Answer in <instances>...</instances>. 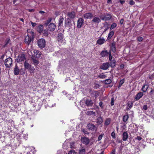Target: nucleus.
Segmentation results:
<instances>
[{"label": "nucleus", "mask_w": 154, "mask_h": 154, "mask_svg": "<svg viewBox=\"0 0 154 154\" xmlns=\"http://www.w3.org/2000/svg\"><path fill=\"white\" fill-rule=\"evenodd\" d=\"M112 17V15L108 13H101L100 16V18L103 20H109Z\"/></svg>", "instance_id": "1"}, {"label": "nucleus", "mask_w": 154, "mask_h": 154, "mask_svg": "<svg viewBox=\"0 0 154 154\" xmlns=\"http://www.w3.org/2000/svg\"><path fill=\"white\" fill-rule=\"evenodd\" d=\"M34 34V33L32 32V36H30L28 34L26 37L25 39V42L27 45H29L31 42L32 41Z\"/></svg>", "instance_id": "2"}, {"label": "nucleus", "mask_w": 154, "mask_h": 154, "mask_svg": "<svg viewBox=\"0 0 154 154\" xmlns=\"http://www.w3.org/2000/svg\"><path fill=\"white\" fill-rule=\"evenodd\" d=\"M12 59L9 57L6 59L5 60V65L6 68L10 67L12 65Z\"/></svg>", "instance_id": "3"}, {"label": "nucleus", "mask_w": 154, "mask_h": 154, "mask_svg": "<svg viewBox=\"0 0 154 154\" xmlns=\"http://www.w3.org/2000/svg\"><path fill=\"white\" fill-rule=\"evenodd\" d=\"M38 46L41 48H42L45 45V41L43 38H41L39 39L38 42Z\"/></svg>", "instance_id": "4"}, {"label": "nucleus", "mask_w": 154, "mask_h": 154, "mask_svg": "<svg viewBox=\"0 0 154 154\" xmlns=\"http://www.w3.org/2000/svg\"><path fill=\"white\" fill-rule=\"evenodd\" d=\"M26 59L25 55L24 54H21L19 55L16 59L18 63L23 61Z\"/></svg>", "instance_id": "5"}, {"label": "nucleus", "mask_w": 154, "mask_h": 154, "mask_svg": "<svg viewBox=\"0 0 154 154\" xmlns=\"http://www.w3.org/2000/svg\"><path fill=\"white\" fill-rule=\"evenodd\" d=\"M84 20L83 18H80L77 21V27L78 28H80L82 26L84 23Z\"/></svg>", "instance_id": "6"}, {"label": "nucleus", "mask_w": 154, "mask_h": 154, "mask_svg": "<svg viewBox=\"0 0 154 154\" xmlns=\"http://www.w3.org/2000/svg\"><path fill=\"white\" fill-rule=\"evenodd\" d=\"M93 16V14L91 13H86L84 14L83 17L85 19H91Z\"/></svg>", "instance_id": "7"}, {"label": "nucleus", "mask_w": 154, "mask_h": 154, "mask_svg": "<svg viewBox=\"0 0 154 154\" xmlns=\"http://www.w3.org/2000/svg\"><path fill=\"white\" fill-rule=\"evenodd\" d=\"M81 141L83 143L86 145H88L90 142L89 139L85 137H82L81 139Z\"/></svg>", "instance_id": "8"}, {"label": "nucleus", "mask_w": 154, "mask_h": 154, "mask_svg": "<svg viewBox=\"0 0 154 154\" xmlns=\"http://www.w3.org/2000/svg\"><path fill=\"white\" fill-rule=\"evenodd\" d=\"M106 40L103 38L100 37L97 41V44L99 45H102L104 44Z\"/></svg>", "instance_id": "9"}, {"label": "nucleus", "mask_w": 154, "mask_h": 154, "mask_svg": "<svg viewBox=\"0 0 154 154\" xmlns=\"http://www.w3.org/2000/svg\"><path fill=\"white\" fill-rule=\"evenodd\" d=\"M56 26L55 24L53 23H51L48 25V29L51 31H54L55 29Z\"/></svg>", "instance_id": "10"}, {"label": "nucleus", "mask_w": 154, "mask_h": 154, "mask_svg": "<svg viewBox=\"0 0 154 154\" xmlns=\"http://www.w3.org/2000/svg\"><path fill=\"white\" fill-rule=\"evenodd\" d=\"M109 66V63H103L101 66L100 68L103 70H106L108 69Z\"/></svg>", "instance_id": "11"}, {"label": "nucleus", "mask_w": 154, "mask_h": 154, "mask_svg": "<svg viewBox=\"0 0 154 154\" xmlns=\"http://www.w3.org/2000/svg\"><path fill=\"white\" fill-rule=\"evenodd\" d=\"M87 128L91 130L94 131V130H96V127L95 126V125L92 124H88L87 125Z\"/></svg>", "instance_id": "12"}, {"label": "nucleus", "mask_w": 154, "mask_h": 154, "mask_svg": "<svg viewBox=\"0 0 154 154\" xmlns=\"http://www.w3.org/2000/svg\"><path fill=\"white\" fill-rule=\"evenodd\" d=\"M34 54L33 55L35 57L39 58L41 56L40 52L37 50H34L33 51Z\"/></svg>", "instance_id": "13"}, {"label": "nucleus", "mask_w": 154, "mask_h": 154, "mask_svg": "<svg viewBox=\"0 0 154 154\" xmlns=\"http://www.w3.org/2000/svg\"><path fill=\"white\" fill-rule=\"evenodd\" d=\"M122 140L124 141H126L127 140L128 138V134L126 132H124L123 133L122 135Z\"/></svg>", "instance_id": "14"}, {"label": "nucleus", "mask_w": 154, "mask_h": 154, "mask_svg": "<svg viewBox=\"0 0 154 154\" xmlns=\"http://www.w3.org/2000/svg\"><path fill=\"white\" fill-rule=\"evenodd\" d=\"M92 21L95 23H98L100 22L101 20L98 17H94Z\"/></svg>", "instance_id": "15"}, {"label": "nucleus", "mask_w": 154, "mask_h": 154, "mask_svg": "<svg viewBox=\"0 0 154 154\" xmlns=\"http://www.w3.org/2000/svg\"><path fill=\"white\" fill-rule=\"evenodd\" d=\"M14 74L16 75H17L19 74L20 72V70L18 66L16 65L14 69Z\"/></svg>", "instance_id": "16"}, {"label": "nucleus", "mask_w": 154, "mask_h": 154, "mask_svg": "<svg viewBox=\"0 0 154 154\" xmlns=\"http://www.w3.org/2000/svg\"><path fill=\"white\" fill-rule=\"evenodd\" d=\"M109 54V53L107 51H103L100 53V55L102 57H105L107 56Z\"/></svg>", "instance_id": "17"}, {"label": "nucleus", "mask_w": 154, "mask_h": 154, "mask_svg": "<svg viewBox=\"0 0 154 154\" xmlns=\"http://www.w3.org/2000/svg\"><path fill=\"white\" fill-rule=\"evenodd\" d=\"M85 104L87 106H92L93 103L91 100H87L85 102Z\"/></svg>", "instance_id": "18"}, {"label": "nucleus", "mask_w": 154, "mask_h": 154, "mask_svg": "<svg viewBox=\"0 0 154 154\" xmlns=\"http://www.w3.org/2000/svg\"><path fill=\"white\" fill-rule=\"evenodd\" d=\"M67 14L69 17L70 18H73L75 17V13L74 11L69 12Z\"/></svg>", "instance_id": "19"}, {"label": "nucleus", "mask_w": 154, "mask_h": 154, "mask_svg": "<svg viewBox=\"0 0 154 154\" xmlns=\"http://www.w3.org/2000/svg\"><path fill=\"white\" fill-rule=\"evenodd\" d=\"M71 25V20L69 18L67 19V21L65 22V26L66 27H70Z\"/></svg>", "instance_id": "20"}, {"label": "nucleus", "mask_w": 154, "mask_h": 154, "mask_svg": "<svg viewBox=\"0 0 154 154\" xmlns=\"http://www.w3.org/2000/svg\"><path fill=\"white\" fill-rule=\"evenodd\" d=\"M143 95V93L142 92L138 93L135 99L136 100L140 99Z\"/></svg>", "instance_id": "21"}, {"label": "nucleus", "mask_w": 154, "mask_h": 154, "mask_svg": "<svg viewBox=\"0 0 154 154\" xmlns=\"http://www.w3.org/2000/svg\"><path fill=\"white\" fill-rule=\"evenodd\" d=\"M57 40L60 42H62L63 40L62 35L61 33L58 34Z\"/></svg>", "instance_id": "22"}, {"label": "nucleus", "mask_w": 154, "mask_h": 154, "mask_svg": "<svg viewBox=\"0 0 154 154\" xmlns=\"http://www.w3.org/2000/svg\"><path fill=\"white\" fill-rule=\"evenodd\" d=\"M149 87L148 85H145L142 87V90L143 92H146Z\"/></svg>", "instance_id": "23"}, {"label": "nucleus", "mask_w": 154, "mask_h": 154, "mask_svg": "<svg viewBox=\"0 0 154 154\" xmlns=\"http://www.w3.org/2000/svg\"><path fill=\"white\" fill-rule=\"evenodd\" d=\"M64 18L62 17H60L59 20L58 25L59 26H61L63 25Z\"/></svg>", "instance_id": "24"}, {"label": "nucleus", "mask_w": 154, "mask_h": 154, "mask_svg": "<svg viewBox=\"0 0 154 154\" xmlns=\"http://www.w3.org/2000/svg\"><path fill=\"white\" fill-rule=\"evenodd\" d=\"M110 66L112 67H114L115 66L116 61L114 60V58L113 59V60L111 61H110Z\"/></svg>", "instance_id": "25"}, {"label": "nucleus", "mask_w": 154, "mask_h": 154, "mask_svg": "<svg viewBox=\"0 0 154 154\" xmlns=\"http://www.w3.org/2000/svg\"><path fill=\"white\" fill-rule=\"evenodd\" d=\"M97 123L99 125L101 124L103 122L102 118L100 117H98L97 119Z\"/></svg>", "instance_id": "26"}, {"label": "nucleus", "mask_w": 154, "mask_h": 154, "mask_svg": "<svg viewBox=\"0 0 154 154\" xmlns=\"http://www.w3.org/2000/svg\"><path fill=\"white\" fill-rule=\"evenodd\" d=\"M87 114L88 115H92V116L94 117L96 116L95 112L92 111H88Z\"/></svg>", "instance_id": "27"}, {"label": "nucleus", "mask_w": 154, "mask_h": 154, "mask_svg": "<svg viewBox=\"0 0 154 154\" xmlns=\"http://www.w3.org/2000/svg\"><path fill=\"white\" fill-rule=\"evenodd\" d=\"M114 32L113 31H110L108 35L107 39H110L114 34Z\"/></svg>", "instance_id": "28"}, {"label": "nucleus", "mask_w": 154, "mask_h": 154, "mask_svg": "<svg viewBox=\"0 0 154 154\" xmlns=\"http://www.w3.org/2000/svg\"><path fill=\"white\" fill-rule=\"evenodd\" d=\"M43 25H40L38 26L37 30L39 33H41L43 31Z\"/></svg>", "instance_id": "29"}, {"label": "nucleus", "mask_w": 154, "mask_h": 154, "mask_svg": "<svg viewBox=\"0 0 154 154\" xmlns=\"http://www.w3.org/2000/svg\"><path fill=\"white\" fill-rule=\"evenodd\" d=\"M133 106V103L131 102L128 103L127 105L126 109L127 110L130 109Z\"/></svg>", "instance_id": "30"}, {"label": "nucleus", "mask_w": 154, "mask_h": 154, "mask_svg": "<svg viewBox=\"0 0 154 154\" xmlns=\"http://www.w3.org/2000/svg\"><path fill=\"white\" fill-rule=\"evenodd\" d=\"M24 66L25 68L27 69H28L29 68H30L31 66L29 63L25 62L24 64Z\"/></svg>", "instance_id": "31"}, {"label": "nucleus", "mask_w": 154, "mask_h": 154, "mask_svg": "<svg viewBox=\"0 0 154 154\" xmlns=\"http://www.w3.org/2000/svg\"><path fill=\"white\" fill-rule=\"evenodd\" d=\"M129 116L128 114L126 115H124L123 117V120L124 122H126L128 120Z\"/></svg>", "instance_id": "32"}, {"label": "nucleus", "mask_w": 154, "mask_h": 154, "mask_svg": "<svg viewBox=\"0 0 154 154\" xmlns=\"http://www.w3.org/2000/svg\"><path fill=\"white\" fill-rule=\"evenodd\" d=\"M111 119L109 118L105 120L104 124L105 125L107 126L110 123Z\"/></svg>", "instance_id": "33"}, {"label": "nucleus", "mask_w": 154, "mask_h": 154, "mask_svg": "<svg viewBox=\"0 0 154 154\" xmlns=\"http://www.w3.org/2000/svg\"><path fill=\"white\" fill-rule=\"evenodd\" d=\"M117 26V24L116 23H113L111 25L110 27V29H112Z\"/></svg>", "instance_id": "34"}, {"label": "nucleus", "mask_w": 154, "mask_h": 154, "mask_svg": "<svg viewBox=\"0 0 154 154\" xmlns=\"http://www.w3.org/2000/svg\"><path fill=\"white\" fill-rule=\"evenodd\" d=\"M106 75L103 73L99 75L98 77L101 79H104L106 77Z\"/></svg>", "instance_id": "35"}, {"label": "nucleus", "mask_w": 154, "mask_h": 154, "mask_svg": "<svg viewBox=\"0 0 154 154\" xmlns=\"http://www.w3.org/2000/svg\"><path fill=\"white\" fill-rule=\"evenodd\" d=\"M28 69L30 72L32 73L34 72L35 69L34 67L31 66L30 68H29Z\"/></svg>", "instance_id": "36"}, {"label": "nucleus", "mask_w": 154, "mask_h": 154, "mask_svg": "<svg viewBox=\"0 0 154 154\" xmlns=\"http://www.w3.org/2000/svg\"><path fill=\"white\" fill-rule=\"evenodd\" d=\"M85 150L84 149H82L79 150V154H85Z\"/></svg>", "instance_id": "37"}, {"label": "nucleus", "mask_w": 154, "mask_h": 154, "mask_svg": "<svg viewBox=\"0 0 154 154\" xmlns=\"http://www.w3.org/2000/svg\"><path fill=\"white\" fill-rule=\"evenodd\" d=\"M111 80L110 79H109L106 80L104 82L105 84H108L111 83Z\"/></svg>", "instance_id": "38"}, {"label": "nucleus", "mask_w": 154, "mask_h": 154, "mask_svg": "<svg viewBox=\"0 0 154 154\" xmlns=\"http://www.w3.org/2000/svg\"><path fill=\"white\" fill-rule=\"evenodd\" d=\"M33 63L35 65H37L38 63V61L35 59H32Z\"/></svg>", "instance_id": "39"}, {"label": "nucleus", "mask_w": 154, "mask_h": 154, "mask_svg": "<svg viewBox=\"0 0 154 154\" xmlns=\"http://www.w3.org/2000/svg\"><path fill=\"white\" fill-rule=\"evenodd\" d=\"M51 18H49L46 21V23H45V25L46 26L48 25V24L51 22Z\"/></svg>", "instance_id": "40"}, {"label": "nucleus", "mask_w": 154, "mask_h": 154, "mask_svg": "<svg viewBox=\"0 0 154 154\" xmlns=\"http://www.w3.org/2000/svg\"><path fill=\"white\" fill-rule=\"evenodd\" d=\"M148 107L147 105H144L143 107V109H142L144 110H146L147 109Z\"/></svg>", "instance_id": "41"}, {"label": "nucleus", "mask_w": 154, "mask_h": 154, "mask_svg": "<svg viewBox=\"0 0 154 154\" xmlns=\"http://www.w3.org/2000/svg\"><path fill=\"white\" fill-rule=\"evenodd\" d=\"M82 131L85 134H89L88 132L85 129H83L82 130Z\"/></svg>", "instance_id": "42"}, {"label": "nucleus", "mask_w": 154, "mask_h": 154, "mask_svg": "<svg viewBox=\"0 0 154 154\" xmlns=\"http://www.w3.org/2000/svg\"><path fill=\"white\" fill-rule=\"evenodd\" d=\"M111 105L112 106H113L114 104V100L113 98H112L111 99Z\"/></svg>", "instance_id": "43"}, {"label": "nucleus", "mask_w": 154, "mask_h": 154, "mask_svg": "<svg viewBox=\"0 0 154 154\" xmlns=\"http://www.w3.org/2000/svg\"><path fill=\"white\" fill-rule=\"evenodd\" d=\"M135 3V2L133 0H131L129 2V4L131 5H134Z\"/></svg>", "instance_id": "44"}, {"label": "nucleus", "mask_w": 154, "mask_h": 154, "mask_svg": "<svg viewBox=\"0 0 154 154\" xmlns=\"http://www.w3.org/2000/svg\"><path fill=\"white\" fill-rule=\"evenodd\" d=\"M111 136L113 138H116L115 134L114 131L111 134Z\"/></svg>", "instance_id": "45"}, {"label": "nucleus", "mask_w": 154, "mask_h": 154, "mask_svg": "<svg viewBox=\"0 0 154 154\" xmlns=\"http://www.w3.org/2000/svg\"><path fill=\"white\" fill-rule=\"evenodd\" d=\"M113 58L112 56L111 53L109 54V60L110 61H111L113 60L112 59Z\"/></svg>", "instance_id": "46"}, {"label": "nucleus", "mask_w": 154, "mask_h": 154, "mask_svg": "<svg viewBox=\"0 0 154 154\" xmlns=\"http://www.w3.org/2000/svg\"><path fill=\"white\" fill-rule=\"evenodd\" d=\"M76 153L75 152L74 150H71L70 151L69 153L68 154H76Z\"/></svg>", "instance_id": "47"}, {"label": "nucleus", "mask_w": 154, "mask_h": 154, "mask_svg": "<svg viewBox=\"0 0 154 154\" xmlns=\"http://www.w3.org/2000/svg\"><path fill=\"white\" fill-rule=\"evenodd\" d=\"M124 82V80L123 79L121 80L119 83L120 86H121Z\"/></svg>", "instance_id": "48"}, {"label": "nucleus", "mask_w": 154, "mask_h": 154, "mask_svg": "<svg viewBox=\"0 0 154 154\" xmlns=\"http://www.w3.org/2000/svg\"><path fill=\"white\" fill-rule=\"evenodd\" d=\"M137 40L139 42H141L142 41L143 38L142 37H138L137 38Z\"/></svg>", "instance_id": "49"}, {"label": "nucleus", "mask_w": 154, "mask_h": 154, "mask_svg": "<svg viewBox=\"0 0 154 154\" xmlns=\"http://www.w3.org/2000/svg\"><path fill=\"white\" fill-rule=\"evenodd\" d=\"M136 139L137 140H138L140 141L142 140V138L140 136H138L136 137Z\"/></svg>", "instance_id": "50"}, {"label": "nucleus", "mask_w": 154, "mask_h": 154, "mask_svg": "<svg viewBox=\"0 0 154 154\" xmlns=\"http://www.w3.org/2000/svg\"><path fill=\"white\" fill-rule=\"evenodd\" d=\"M102 137H103L102 135L101 134V135H99L98 137V140H100L102 139Z\"/></svg>", "instance_id": "51"}, {"label": "nucleus", "mask_w": 154, "mask_h": 154, "mask_svg": "<svg viewBox=\"0 0 154 154\" xmlns=\"http://www.w3.org/2000/svg\"><path fill=\"white\" fill-rule=\"evenodd\" d=\"M103 103L102 101H100L99 103V106L101 108H103Z\"/></svg>", "instance_id": "52"}, {"label": "nucleus", "mask_w": 154, "mask_h": 154, "mask_svg": "<svg viewBox=\"0 0 154 154\" xmlns=\"http://www.w3.org/2000/svg\"><path fill=\"white\" fill-rule=\"evenodd\" d=\"M115 152H116L115 150V149H113L111 152L110 154H115Z\"/></svg>", "instance_id": "53"}, {"label": "nucleus", "mask_w": 154, "mask_h": 154, "mask_svg": "<svg viewBox=\"0 0 154 154\" xmlns=\"http://www.w3.org/2000/svg\"><path fill=\"white\" fill-rule=\"evenodd\" d=\"M32 25V26L34 27L36 25V23L31 22Z\"/></svg>", "instance_id": "54"}, {"label": "nucleus", "mask_w": 154, "mask_h": 154, "mask_svg": "<svg viewBox=\"0 0 154 154\" xmlns=\"http://www.w3.org/2000/svg\"><path fill=\"white\" fill-rule=\"evenodd\" d=\"M107 3H112V0H108Z\"/></svg>", "instance_id": "55"}, {"label": "nucleus", "mask_w": 154, "mask_h": 154, "mask_svg": "<svg viewBox=\"0 0 154 154\" xmlns=\"http://www.w3.org/2000/svg\"><path fill=\"white\" fill-rule=\"evenodd\" d=\"M120 2L121 4H124L125 3V1H123H123L121 0L120 1Z\"/></svg>", "instance_id": "56"}, {"label": "nucleus", "mask_w": 154, "mask_h": 154, "mask_svg": "<svg viewBox=\"0 0 154 154\" xmlns=\"http://www.w3.org/2000/svg\"><path fill=\"white\" fill-rule=\"evenodd\" d=\"M123 21H124L123 19H121L120 21V23L121 24H122L123 23Z\"/></svg>", "instance_id": "57"}, {"label": "nucleus", "mask_w": 154, "mask_h": 154, "mask_svg": "<svg viewBox=\"0 0 154 154\" xmlns=\"http://www.w3.org/2000/svg\"><path fill=\"white\" fill-rule=\"evenodd\" d=\"M39 13L41 14H43L45 13V12L43 11H39Z\"/></svg>", "instance_id": "58"}, {"label": "nucleus", "mask_w": 154, "mask_h": 154, "mask_svg": "<svg viewBox=\"0 0 154 154\" xmlns=\"http://www.w3.org/2000/svg\"><path fill=\"white\" fill-rule=\"evenodd\" d=\"M29 12H32L34 11V10L33 9H29Z\"/></svg>", "instance_id": "59"}, {"label": "nucleus", "mask_w": 154, "mask_h": 154, "mask_svg": "<svg viewBox=\"0 0 154 154\" xmlns=\"http://www.w3.org/2000/svg\"><path fill=\"white\" fill-rule=\"evenodd\" d=\"M5 57V55H2L1 57V59H3L4 58V57Z\"/></svg>", "instance_id": "60"}, {"label": "nucleus", "mask_w": 154, "mask_h": 154, "mask_svg": "<svg viewBox=\"0 0 154 154\" xmlns=\"http://www.w3.org/2000/svg\"><path fill=\"white\" fill-rule=\"evenodd\" d=\"M116 51V48H115V47H114V48H113V52H115Z\"/></svg>", "instance_id": "61"}, {"label": "nucleus", "mask_w": 154, "mask_h": 154, "mask_svg": "<svg viewBox=\"0 0 154 154\" xmlns=\"http://www.w3.org/2000/svg\"><path fill=\"white\" fill-rule=\"evenodd\" d=\"M20 20L21 21H23V22L24 21V19L23 18H21L20 19Z\"/></svg>", "instance_id": "62"}, {"label": "nucleus", "mask_w": 154, "mask_h": 154, "mask_svg": "<svg viewBox=\"0 0 154 154\" xmlns=\"http://www.w3.org/2000/svg\"><path fill=\"white\" fill-rule=\"evenodd\" d=\"M121 67L122 68H123L124 67V66L123 65H121Z\"/></svg>", "instance_id": "63"}, {"label": "nucleus", "mask_w": 154, "mask_h": 154, "mask_svg": "<svg viewBox=\"0 0 154 154\" xmlns=\"http://www.w3.org/2000/svg\"><path fill=\"white\" fill-rule=\"evenodd\" d=\"M100 154H104V152L103 151H102L100 153Z\"/></svg>", "instance_id": "64"}]
</instances>
